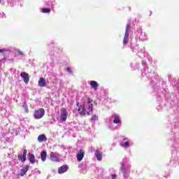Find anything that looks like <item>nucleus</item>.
Returning <instances> with one entry per match:
<instances>
[{
    "label": "nucleus",
    "mask_w": 179,
    "mask_h": 179,
    "mask_svg": "<svg viewBox=\"0 0 179 179\" xmlns=\"http://www.w3.org/2000/svg\"><path fill=\"white\" fill-rule=\"evenodd\" d=\"M121 171L123 173L124 177H127V172L128 171V166H125V162H122Z\"/></svg>",
    "instance_id": "obj_10"
},
{
    "label": "nucleus",
    "mask_w": 179,
    "mask_h": 179,
    "mask_svg": "<svg viewBox=\"0 0 179 179\" xmlns=\"http://www.w3.org/2000/svg\"><path fill=\"white\" fill-rule=\"evenodd\" d=\"M112 118H114L113 122L114 124H121V117L118 115H113Z\"/></svg>",
    "instance_id": "obj_13"
},
{
    "label": "nucleus",
    "mask_w": 179,
    "mask_h": 179,
    "mask_svg": "<svg viewBox=\"0 0 179 179\" xmlns=\"http://www.w3.org/2000/svg\"><path fill=\"white\" fill-rule=\"evenodd\" d=\"M92 121H97L99 120V117H97V115H94L92 117Z\"/></svg>",
    "instance_id": "obj_25"
},
{
    "label": "nucleus",
    "mask_w": 179,
    "mask_h": 179,
    "mask_svg": "<svg viewBox=\"0 0 179 179\" xmlns=\"http://www.w3.org/2000/svg\"><path fill=\"white\" fill-rule=\"evenodd\" d=\"M42 12L43 13H50L51 12V9H50L49 8H43Z\"/></svg>",
    "instance_id": "obj_21"
},
{
    "label": "nucleus",
    "mask_w": 179,
    "mask_h": 179,
    "mask_svg": "<svg viewBox=\"0 0 179 179\" xmlns=\"http://www.w3.org/2000/svg\"><path fill=\"white\" fill-rule=\"evenodd\" d=\"M44 114H45V110H44V108H39L34 112V119L40 120V118H43V117H44Z\"/></svg>",
    "instance_id": "obj_5"
},
{
    "label": "nucleus",
    "mask_w": 179,
    "mask_h": 179,
    "mask_svg": "<svg viewBox=\"0 0 179 179\" xmlns=\"http://www.w3.org/2000/svg\"><path fill=\"white\" fill-rule=\"evenodd\" d=\"M95 156L99 162H101V159H103V154L101 152H100L99 150H96L95 151Z\"/></svg>",
    "instance_id": "obj_14"
},
{
    "label": "nucleus",
    "mask_w": 179,
    "mask_h": 179,
    "mask_svg": "<svg viewBox=\"0 0 179 179\" xmlns=\"http://www.w3.org/2000/svg\"><path fill=\"white\" fill-rule=\"evenodd\" d=\"M144 73L145 76H149V71L148 68L144 69Z\"/></svg>",
    "instance_id": "obj_24"
},
{
    "label": "nucleus",
    "mask_w": 179,
    "mask_h": 179,
    "mask_svg": "<svg viewBox=\"0 0 179 179\" xmlns=\"http://www.w3.org/2000/svg\"><path fill=\"white\" fill-rule=\"evenodd\" d=\"M0 52H3V54H5V52H9V50L8 49H0Z\"/></svg>",
    "instance_id": "obj_23"
},
{
    "label": "nucleus",
    "mask_w": 179,
    "mask_h": 179,
    "mask_svg": "<svg viewBox=\"0 0 179 179\" xmlns=\"http://www.w3.org/2000/svg\"><path fill=\"white\" fill-rule=\"evenodd\" d=\"M120 127H121V126H120V124H117V125L116 126V127L114 128V129H120Z\"/></svg>",
    "instance_id": "obj_27"
},
{
    "label": "nucleus",
    "mask_w": 179,
    "mask_h": 179,
    "mask_svg": "<svg viewBox=\"0 0 179 179\" xmlns=\"http://www.w3.org/2000/svg\"><path fill=\"white\" fill-rule=\"evenodd\" d=\"M135 34H136L139 38V40H141V41H146V40H148V36H146L145 32L142 31V29L141 28L136 31Z\"/></svg>",
    "instance_id": "obj_4"
},
{
    "label": "nucleus",
    "mask_w": 179,
    "mask_h": 179,
    "mask_svg": "<svg viewBox=\"0 0 179 179\" xmlns=\"http://www.w3.org/2000/svg\"><path fill=\"white\" fill-rule=\"evenodd\" d=\"M83 157H85V151H83V150H80L78 154L77 155V160L78 162H82Z\"/></svg>",
    "instance_id": "obj_11"
},
{
    "label": "nucleus",
    "mask_w": 179,
    "mask_h": 179,
    "mask_svg": "<svg viewBox=\"0 0 179 179\" xmlns=\"http://www.w3.org/2000/svg\"><path fill=\"white\" fill-rule=\"evenodd\" d=\"M60 113V120L63 122L66 121V118H68V110L65 108H62Z\"/></svg>",
    "instance_id": "obj_6"
},
{
    "label": "nucleus",
    "mask_w": 179,
    "mask_h": 179,
    "mask_svg": "<svg viewBox=\"0 0 179 179\" xmlns=\"http://www.w3.org/2000/svg\"><path fill=\"white\" fill-rule=\"evenodd\" d=\"M117 178V176L116 175H112V179H115Z\"/></svg>",
    "instance_id": "obj_28"
},
{
    "label": "nucleus",
    "mask_w": 179,
    "mask_h": 179,
    "mask_svg": "<svg viewBox=\"0 0 179 179\" xmlns=\"http://www.w3.org/2000/svg\"><path fill=\"white\" fill-rule=\"evenodd\" d=\"M129 29H131V22H129L127 24L125 34L123 38V45H127L128 44V41H129Z\"/></svg>",
    "instance_id": "obj_2"
},
{
    "label": "nucleus",
    "mask_w": 179,
    "mask_h": 179,
    "mask_svg": "<svg viewBox=\"0 0 179 179\" xmlns=\"http://www.w3.org/2000/svg\"><path fill=\"white\" fill-rule=\"evenodd\" d=\"M69 170V166L68 165H63L58 169L59 174H64V173H66Z\"/></svg>",
    "instance_id": "obj_8"
},
{
    "label": "nucleus",
    "mask_w": 179,
    "mask_h": 179,
    "mask_svg": "<svg viewBox=\"0 0 179 179\" xmlns=\"http://www.w3.org/2000/svg\"><path fill=\"white\" fill-rule=\"evenodd\" d=\"M38 85L40 86V87H45L47 86V82H45V79H44V78H40L38 81Z\"/></svg>",
    "instance_id": "obj_12"
},
{
    "label": "nucleus",
    "mask_w": 179,
    "mask_h": 179,
    "mask_svg": "<svg viewBox=\"0 0 179 179\" xmlns=\"http://www.w3.org/2000/svg\"><path fill=\"white\" fill-rule=\"evenodd\" d=\"M22 107L26 113H29V108H27V104H26V103H24Z\"/></svg>",
    "instance_id": "obj_22"
},
{
    "label": "nucleus",
    "mask_w": 179,
    "mask_h": 179,
    "mask_svg": "<svg viewBox=\"0 0 179 179\" xmlns=\"http://www.w3.org/2000/svg\"><path fill=\"white\" fill-rule=\"evenodd\" d=\"M47 136L45 134H41L38 136V142H46Z\"/></svg>",
    "instance_id": "obj_16"
},
{
    "label": "nucleus",
    "mask_w": 179,
    "mask_h": 179,
    "mask_svg": "<svg viewBox=\"0 0 179 179\" xmlns=\"http://www.w3.org/2000/svg\"><path fill=\"white\" fill-rule=\"evenodd\" d=\"M90 85L92 89L97 90V87H99V83L94 80H91Z\"/></svg>",
    "instance_id": "obj_15"
},
{
    "label": "nucleus",
    "mask_w": 179,
    "mask_h": 179,
    "mask_svg": "<svg viewBox=\"0 0 179 179\" xmlns=\"http://www.w3.org/2000/svg\"><path fill=\"white\" fill-rule=\"evenodd\" d=\"M0 3H1V0H0Z\"/></svg>",
    "instance_id": "obj_31"
},
{
    "label": "nucleus",
    "mask_w": 179,
    "mask_h": 179,
    "mask_svg": "<svg viewBox=\"0 0 179 179\" xmlns=\"http://www.w3.org/2000/svg\"><path fill=\"white\" fill-rule=\"evenodd\" d=\"M122 148H129V142L128 141H122L120 143Z\"/></svg>",
    "instance_id": "obj_19"
},
{
    "label": "nucleus",
    "mask_w": 179,
    "mask_h": 179,
    "mask_svg": "<svg viewBox=\"0 0 179 179\" xmlns=\"http://www.w3.org/2000/svg\"><path fill=\"white\" fill-rule=\"evenodd\" d=\"M20 76H21V78H22L24 83H26V85H27V83H29V81L30 80V76H29V73H27L26 72H22L20 73Z\"/></svg>",
    "instance_id": "obj_7"
},
{
    "label": "nucleus",
    "mask_w": 179,
    "mask_h": 179,
    "mask_svg": "<svg viewBox=\"0 0 179 179\" xmlns=\"http://www.w3.org/2000/svg\"><path fill=\"white\" fill-rule=\"evenodd\" d=\"M77 106H79V102H77Z\"/></svg>",
    "instance_id": "obj_30"
},
{
    "label": "nucleus",
    "mask_w": 179,
    "mask_h": 179,
    "mask_svg": "<svg viewBox=\"0 0 179 179\" xmlns=\"http://www.w3.org/2000/svg\"><path fill=\"white\" fill-rule=\"evenodd\" d=\"M93 110V104L92 103V100L88 98V100L87 102H85L83 105V106H80L78 108V112L80 114V115H86L87 114L89 115L90 111Z\"/></svg>",
    "instance_id": "obj_1"
},
{
    "label": "nucleus",
    "mask_w": 179,
    "mask_h": 179,
    "mask_svg": "<svg viewBox=\"0 0 179 179\" xmlns=\"http://www.w3.org/2000/svg\"><path fill=\"white\" fill-rule=\"evenodd\" d=\"M41 159L42 162H45L47 160V152L43 151L41 154Z\"/></svg>",
    "instance_id": "obj_18"
},
{
    "label": "nucleus",
    "mask_w": 179,
    "mask_h": 179,
    "mask_svg": "<svg viewBox=\"0 0 179 179\" xmlns=\"http://www.w3.org/2000/svg\"><path fill=\"white\" fill-rule=\"evenodd\" d=\"M18 54H19V55H23V52H21L20 50L18 51Z\"/></svg>",
    "instance_id": "obj_29"
},
{
    "label": "nucleus",
    "mask_w": 179,
    "mask_h": 179,
    "mask_svg": "<svg viewBox=\"0 0 179 179\" xmlns=\"http://www.w3.org/2000/svg\"><path fill=\"white\" fill-rule=\"evenodd\" d=\"M28 159L32 164H34L35 160H36V157H34V155L29 153Z\"/></svg>",
    "instance_id": "obj_17"
},
{
    "label": "nucleus",
    "mask_w": 179,
    "mask_h": 179,
    "mask_svg": "<svg viewBox=\"0 0 179 179\" xmlns=\"http://www.w3.org/2000/svg\"><path fill=\"white\" fill-rule=\"evenodd\" d=\"M27 155V150H24L22 155H18V160H20V162H22V163L26 162Z\"/></svg>",
    "instance_id": "obj_9"
},
{
    "label": "nucleus",
    "mask_w": 179,
    "mask_h": 179,
    "mask_svg": "<svg viewBox=\"0 0 179 179\" xmlns=\"http://www.w3.org/2000/svg\"><path fill=\"white\" fill-rule=\"evenodd\" d=\"M66 71H67V72H69V73H72V69H71V68H69V67H68V68L66 69Z\"/></svg>",
    "instance_id": "obj_26"
},
{
    "label": "nucleus",
    "mask_w": 179,
    "mask_h": 179,
    "mask_svg": "<svg viewBox=\"0 0 179 179\" xmlns=\"http://www.w3.org/2000/svg\"><path fill=\"white\" fill-rule=\"evenodd\" d=\"M50 160L55 163H58V162H61V154L51 152L50 154Z\"/></svg>",
    "instance_id": "obj_3"
},
{
    "label": "nucleus",
    "mask_w": 179,
    "mask_h": 179,
    "mask_svg": "<svg viewBox=\"0 0 179 179\" xmlns=\"http://www.w3.org/2000/svg\"><path fill=\"white\" fill-rule=\"evenodd\" d=\"M29 171V166L24 167L21 169L22 176H24L27 171Z\"/></svg>",
    "instance_id": "obj_20"
}]
</instances>
